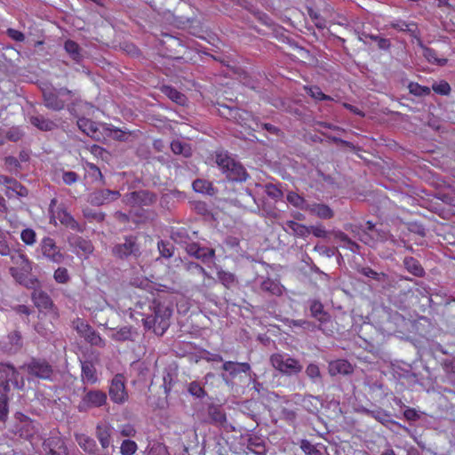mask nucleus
I'll use <instances>...</instances> for the list:
<instances>
[{
  "label": "nucleus",
  "mask_w": 455,
  "mask_h": 455,
  "mask_svg": "<svg viewBox=\"0 0 455 455\" xmlns=\"http://www.w3.org/2000/svg\"><path fill=\"white\" fill-rule=\"evenodd\" d=\"M112 339L116 341L132 340V329L129 326H124L117 330L112 335Z\"/></svg>",
  "instance_id": "3c124183"
},
{
  "label": "nucleus",
  "mask_w": 455,
  "mask_h": 455,
  "mask_svg": "<svg viewBox=\"0 0 455 455\" xmlns=\"http://www.w3.org/2000/svg\"><path fill=\"white\" fill-rule=\"evenodd\" d=\"M307 13L315 27L318 28H325L324 19L313 8H307Z\"/></svg>",
  "instance_id": "680f3d73"
},
{
  "label": "nucleus",
  "mask_w": 455,
  "mask_h": 455,
  "mask_svg": "<svg viewBox=\"0 0 455 455\" xmlns=\"http://www.w3.org/2000/svg\"><path fill=\"white\" fill-rule=\"evenodd\" d=\"M187 252L203 262L212 259L215 256V251L208 247H201L198 243H191L186 247Z\"/></svg>",
  "instance_id": "6ab92c4d"
},
{
  "label": "nucleus",
  "mask_w": 455,
  "mask_h": 455,
  "mask_svg": "<svg viewBox=\"0 0 455 455\" xmlns=\"http://www.w3.org/2000/svg\"><path fill=\"white\" fill-rule=\"evenodd\" d=\"M304 91L314 100L322 101V100H332L333 99L323 93L321 88L317 85H305Z\"/></svg>",
  "instance_id": "79ce46f5"
},
{
  "label": "nucleus",
  "mask_w": 455,
  "mask_h": 455,
  "mask_svg": "<svg viewBox=\"0 0 455 455\" xmlns=\"http://www.w3.org/2000/svg\"><path fill=\"white\" fill-rule=\"evenodd\" d=\"M408 89L411 94H413L418 97L427 96L431 92L429 87L421 85L415 82H411L408 84Z\"/></svg>",
  "instance_id": "8fccbe9b"
},
{
  "label": "nucleus",
  "mask_w": 455,
  "mask_h": 455,
  "mask_svg": "<svg viewBox=\"0 0 455 455\" xmlns=\"http://www.w3.org/2000/svg\"><path fill=\"white\" fill-rule=\"evenodd\" d=\"M30 123L37 129L44 132H50L57 127L55 122L41 115L31 116Z\"/></svg>",
  "instance_id": "bb28decb"
},
{
  "label": "nucleus",
  "mask_w": 455,
  "mask_h": 455,
  "mask_svg": "<svg viewBox=\"0 0 455 455\" xmlns=\"http://www.w3.org/2000/svg\"><path fill=\"white\" fill-rule=\"evenodd\" d=\"M156 200L155 194L145 190L133 191L124 196V202L131 206H148L153 204Z\"/></svg>",
  "instance_id": "f8f14e48"
},
{
  "label": "nucleus",
  "mask_w": 455,
  "mask_h": 455,
  "mask_svg": "<svg viewBox=\"0 0 455 455\" xmlns=\"http://www.w3.org/2000/svg\"><path fill=\"white\" fill-rule=\"evenodd\" d=\"M77 126L86 135L94 139H98V127L95 122L92 121L89 118L81 117L78 118L77 120Z\"/></svg>",
  "instance_id": "c756f323"
},
{
  "label": "nucleus",
  "mask_w": 455,
  "mask_h": 455,
  "mask_svg": "<svg viewBox=\"0 0 455 455\" xmlns=\"http://www.w3.org/2000/svg\"><path fill=\"white\" fill-rule=\"evenodd\" d=\"M78 332L92 346L104 347L105 341L100 335L89 324L81 323L77 326Z\"/></svg>",
  "instance_id": "f3484780"
},
{
  "label": "nucleus",
  "mask_w": 455,
  "mask_h": 455,
  "mask_svg": "<svg viewBox=\"0 0 455 455\" xmlns=\"http://www.w3.org/2000/svg\"><path fill=\"white\" fill-rule=\"evenodd\" d=\"M270 363L276 371L286 376L299 374L303 369L298 359L286 354H273L270 356Z\"/></svg>",
  "instance_id": "20e7f679"
},
{
  "label": "nucleus",
  "mask_w": 455,
  "mask_h": 455,
  "mask_svg": "<svg viewBox=\"0 0 455 455\" xmlns=\"http://www.w3.org/2000/svg\"><path fill=\"white\" fill-rule=\"evenodd\" d=\"M209 417L214 424L223 426L227 421L226 414L218 407L212 406L209 408Z\"/></svg>",
  "instance_id": "49530a36"
},
{
  "label": "nucleus",
  "mask_w": 455,
  "mask_h": 455,
  "mask_svg": "<svg viewBox=\"0 0 455 455\" xmlns=\"http://www.w3.org/2000/svg\"><path fill=\"white\" fill-rule=\"evenodd\" d=\"M307 376L315 382L316 380H320L322 378L320 369L315 363H309L306 368Z\"/></svg>",
  "instance_id": "bf43d9fd"
},
{
  "label": "nucleus",
  "mask_w": 455,
  "mask_h": 455,
  "mask_svg": "<svg viewBox=\"0 0 455 455\" xmlns=\"http://www.w3.org/2000/svg\"><path fill=\"white\" fill-rule=\"evenodd\" d=\"M20 239L27 245H33L36 241V234L32 228H25L21 231Z\"/></svg>",
  "instance_id": "4d7b16f0"
},
{
  "label": "nucleus",
  "mask_w": 455,
  "mask_h": 455,
  "mask_svg": "<svg viewBox=\"0 0 455 455\" xmlns=\"http://www.w3.org/2000/svg\"><path fill=\"white\" fill-rule=\"evenodd\" d=\"M157 247L162 257L169 259L173 255L174 248L171 243L161 240L158 242Z\"/></svg>",
  "instance_id": "5fc2aeb1"
},
{
  "label": "nucleus",
  "mask_w": 455,
  "mask_h": 455,
  "mask_svg": "<svg viewBox=\"0 0 455 455\" xmlns=\"http://www.w3.org/2000/svg\"><path fill=\"white\" fill-rule=\"evenodd\" d=\"M222 369L228 371L231 377H235L239 373H247L251 371V366L248 363H236L227 361L222 364Z\"/></svg>",
  "instance_id": "393cba45"
},
{
  "label": "nucleus",
  "mask_w": 455,
  "mask_h": 455,
  "mask_svg": "<svg viewBox=\"0 0 455 455\" xmlns=\"http://www.w3.org/2000/svg\"><path fill=\"white\" fill-rule=\"evenodd\" d=\"M44 451L50 455H61L66 453V447L64 442L59 436H52L45 439L43 443Z\"/></svg>",
  "instance_id": "412c9836"
},
{
  "label": "nucleus",
  "mask_w": 455,
  "mask_h": 455,
  "mask_svg": "<svg viewBox=\"0 0 455 455\" xmlns=\"http://www.w3.org/2000/svg\"><path fill=\"white\" fill-rule=\"evenodd\" d=\"M389 26L398 31L408 32L413 36H416L419 33L418 25L412 21L406 22L402 20H396L392 21Z\"/></svg>",
  "instance_id": "72a5a7b5"
},
{
  "label": "nucleus",
  "mask_w": 455,
  "mask_h": 455,
  "mask_svg": "<svg viewBox=\"0 0 455 455\" xmlns=\"http://www.w3.org/2000/svg\"><path fill=\"white\" fill-rule=\"evenodd\" d=\"M432 90L437 94L446 96L451 92V86L446 81H441L438 84H434Z\"/></svg>",
  "instance_id": "69168bd1"
},
{
  "label": "nucleus",
  "mask_w": 455,
  "mask_h": 455,
  "mask_svg": "<svg viewBox=\"0 0 455 455\" xmlns=\"http://www.w3.org/2000/svg\"><path fill=\"white\" fill-rule=\"evenodd\" d=\"M420 46L423 50V56L427 59V60L429 63L436 64L439 66H443L447 63V59L437 57V53H436L435 50L427 47L425 45H422L421 44H420Z\"/></svg>",
  "instance_id": "58836bf2"
},
{
  "label": "nucleus",
  "mask_w": 455,
  "mask_h": 455,
  "mask_svg": "<svg viewBox=\"0 0 455 455\" xmlns=\"http://www.w3.org/2000/svg\"><path fill=\"white\" fill-rule=\"evenodd\" d=\"M9 398L6 395H0V421L5 422L8 418L9 413V406H8Z\"/></svg>",
  "instance_id": "052dcab7"
},
{
  "label": "nucleus",
  "mask_w": 455,
  "mask_h": 455,
  "mask_svg": "<svg viewBox=\"0 0 455 455\" xmlns=\"http://www.w3.org/2000/svg\"><path fill=\"white\" fill-rule=\"evenodd\" d=\"M260 290L270 295L281 296L283 294V286L281 283L271 278H267L260 283Z\"/></svg>",
  "instance_id": "c85d7f7f"
},
{
  "label": "nucleus",
  "mask_w": 455,
  "mask_h": 455,
  "mask_svg": "<svg viewBox=\"0 0 455 455\" xmlns=\"http://www.w3.org/2000/svg\"><path fill=\"white\" fill-rule=\"evenodd\" d=\"M442 368L447 375L455 373V357L445 358L442 362Z\"/></svg>",
  "instance_id": "338daca9"
},
{
  "label": "nucleus",
  "mask_w": 455,
  "mask_h": 455,
  "mask_svg": "<svg viewBox=\"0 0 455 455\" xmlns=\"http://www.w3.org/2000/svg\"><path fill=\"white\" fill-rule=\"evenodd\" d=\"M150 307L152 314L144 319V325L148 329H152L156 335L162 336L170 326L172 307L170 302L160 298L154 299Z\"/></svg>",
  "instance_id": "f257e3e1"
},
{
  "label": "nucleus",
  "mask_w": 455,
  "mask_h": 455,
  "mask_svg": "<svg viewBox=\"0 0 455 455\" xmlns=\"http://www.w3.org/2000/svg\"><path fill=\"white\" fill-rule=\"evenodd\" d=\"M21 368L26 370L32 378L44 380H51L53 374L52 366L45 359L41 358L33 357Z\"/></svg>",
  "instance_id": "6e6552de"
},
{
  "label": "nucleus",
  "mask_w": 455,
  "mask_h": 455,
  "mask_svg": "<svg viewBox=\"0 0 455 455\" xmlns=\"http://www.w3.org/2000/svg\"><path fill=\"white\" fill-rule=\"evenodd\" d=\"M220 282L228 289L234 287L237 283L235 275L233 273L220 270L218 272Z\"/></svg>",
  "instance_id": "c03bdc74"
},
{
  "label": "nucleus",
  "mask_w": 455,
  "mask_h": 455,
  "mask_svg": "<svg viewBox=\"0 0 455 455\" xmlns=\"http://www.w3.org/2000/svg\"><path fill=\"white\" fill-rule=\"evenodd\" d=\"M148 455H170L167 447L163 443H155L149 450Z\"/></svg>",
  "instance_id": "774afa93"
},
{
  "label": "nucleus",
  "mask_w": 455,
  "mask_h": 455,
  "mask_svg": "<svg viewBox=\"0 0 455 455\" xmlns=\"http://www.w3.org/2000/svg\"><path fill=\"white\" fill-rule=\"evenodd\" d=\"M81 379L84 384L87 385H95L96 383H98V372L92 362H81Z\"/></svg>",
  "instance_id": "a211bd4d"
},
{
  "label": "nucleus",
  "mask_w": 455,
  "mask_h": 455,
  "mask_svg": "<svg viewBox=\"0 0 455 455\" xmlns=\"http://www.w3.org/2000/svg\"><path fill=\"white\" fill-rule=\"evenodd\" d=\"M9 257L12 264L10 273L19 283L27 288H35L40 283L31 275L32 263L23 251L15 249Z\"/></svg>",
  "instance_id": "f03ea898"
},
{
  "label": "nucleus",
  "mask_w": 455,
  "mask_h": 455,
  "mask_svg": "<svg viewBox=\"0 0 455 455\" xmlns=\"http://www.w3.org/2000/svg\"><path fill=\"white\" fill-rule=\"evenodd\" d=\"M300 449L307 455H322V452L307 440H302L300 443Z\"/></svg>",
  "instance_id": "0e129e2a"
},
{
  "label": "nucleus",
  "mask_w": 455,
  "mask_h": 455,
  "mask_svg": "<svg viewBox=\"0 0 455 455\" xmlns=\"http://www.w3.org/2000/svg\"><path fill=\"white\" fill-rule=\"evenodd\" d=\"M112 253L115 257L122 259L131 255L137 256L140 253L137 238L132 235L126 236L124 243H118L112 248Z\"/></svg>",
  "instance_id": "9b49d317"
},
{
  "label": "nucleus",
  "mask_w": 455,
  "mask_h": 455,
  "mask_svg": "<svg viewBox=\"0 0 455 455\" xmlns=\"http://www.w3.org/2000/svg\"><path fill=\"white\" fill-rule=\"evenodd\" d=\"M287 228L291 229L294 235L299 237H307L310 234L308 227L298 223L294 220H288L285 222Z\"/></svg>",
  "instance_id": "ea45409f"
},
{
  "label": "nucleus",
  "mask_w": 455,
  "mask_h": 455,
  "mask_svg": "<svg viewBox=\"0 0 455 455\" xmlns=\"http://www.w3.org/2000/svg\"><path fill=\"white\" fill-rule=\"evenodd\" d=\"M353 371V365L346 359L331 361L328 364V372L331 376H336L339 374L348 375Z\"/></svg>",
  "instance_id": "aec40b11"
},
{
  "label": "nucleus",
  "mask_w": 455,
  "mask_h": 455,
  "mask_svg": "<svg viewBox=\"0 0 455 455\" xmlns=\"http://www.w3.org/2000/svg\"><path fill=\"white\" fill-rule=\"evenodd\" d=\"M137 450V443L130 439L124 440L120 446V452L122 455H133Z\"/></svg>",
  "instance_id": "864d4df0"
},
{
  "label": "nucleus",
  "mask_w": 455,
  "mask_h": 455,
  "mask_svg": "<svg viewBox=\"0 0 455 455\" xmlns=\"http://www.w3.org/2000/svg\"><path fill=\"white\" fill-rule=\"evenodd\" d=\"M403 266L405 269L417 277H422L425 270L419 261L413 257H405L403 259Z\"/></svg>",
  "instance_id": "cd10ccee"
},
{
  "label": "nucleus",
  "mask_w": 455,
  "mask_h": 455,
  "mask_svg": "<svg viewBox=\"0 0 455 455\" xmlns=\"http://www.w3.org/2000/svg\"><path fill=\"white\" fill-rule=\"evenodd\" d=\"M237 112L234 115L233 121L235 123L248 128H251V123H256V119L251 112L238 108Z\"/></svg>",
  "instance_id": "473e14b6"
},
{
  "label": "nucleus",
  "mask_w": 455,
  "mask_h": 455,
  "mask_svg": "<svg viewBox=\"0 0 455 455\" xmlns=\"http://www.w3.org/2000/svg\"><path fill=\"white\" fill-rule=\"evenodd\" d=\"M367 414L384 426H386L387 423H395V421L390 419V413L381 408L368 411Z\"/></svg>",
  "instance_id": "37998d69"
},
{
  "label": "nucleus",
  "mask_w": 455,
  "mask_h": 455,
  "mask_svg": "<svg viewBox=\"0 0 455 455\" xmlns=\"http://www.w3.org/2000/svg\"><path fill=\"white\" fill-rule=\"evenodd\" d=\"M305 210L323 220H330L334 215L333 211L323 204H307Z\"/></svg>",
  "instance_id": "5701e85b"
},
{
  "label": "nucleus",
  "mask_w": 455,
  "mask_h": 455,
  "mask_svg": "<svg viewBox=\"0 0 455 455\" xmlns=\"http://www.w3.org/2000/svg\"><path fill=\"white\" fill-rule=\"evenodd\" d=\"M0 371L4 376V380L1 381V386L5 392L10 391V383L17 388H21L24 385L23 379L19 371L11 363H1Z\"/></svg>",
  "instance_id": "9d476101"
},
{
  "label": "nucleus",
  "mask_w": 455,
  "mask_h": 455,
  "mask_svg": "<svg viewBox=\"0 0 455 455\" xmlns=\"http://www.w3.org/2000/svg\"><path fill=\"white\" fill-rule=\"evenodd\" d=\"M188 390L191 395L197 398H203L206 395L204 387L196 381H192L189 384Z\"/></svg>",
  "instance_id": "e2e57ef3"
},
{
  "label": "nucleus",
  "mask_w": 455,
  "mask_h": 455,
  "mask_svg": "<svg viewBox=\"0 0 455 455\" xmlns=\"http://www.w3.org/2000/svg\"><path fill=\"white\" fill-rule=\"evenodd\" d=\"M76 441L85 452L89 454H94L96 452L97 444L92 437L84 434H79L76 435Z\"/></svg>",
  "instance_id": "7c9ffc66"
},
{
  "label": "nucleus",
  "mask_w": 455,
  "mask_h": 455,
  "mask_svg": "<svg viewBox=\"0 0 455 455\" xmlns=\"http://www.w3.org/2000/svg\"><path fill=\"white\" fill-rule=\"evenodd\" d=\"M75 249L77 254L87 257L92 254L94 248L91 241L77 237L75 241Z\"/></svg>",
  "instance_id": "4c0bfd02"
},
{
  "label": "nucleus",
  "mask_w": 455,
  "mask_h": 455,
  "mask_svg": "<svg viewBox=\"0 0 455 455\" xmlns=\"http://www.w3.org/2000/svg\"><path fill=\"white\" fill-rule=\"evenodd\" d=\"M192 188L195 192L212 196L214 194V188L212 183L204 179H197L192 183Z\"/></svg>",
  "instance_id": "c9c22d12"
},
{
  "label": "nucleus",
  "mask_w": 455,
  "mask_h": 455,
  "mask_svg": "<svg viewBox=\"0 0 455 455\" xmlns=\"http://www.w3.org/2000/svg\"><path fill=\"white\" fill-rule=\"evenodd\" d=\"M84 168L88 172L89 175L94 180H99L101 184H105L104 176L100 169L94 164L88 161L84 162Z\"/></svg>",
  "instance_id": "a18cd8bd"
},
{
  "label": "nucleus",
  "mask_w": 455,
  "mask_h": 455,
  "mask_svg": "<svg viewBox=\"0 0 455 455\" xmlns=\"http://www.w3.org/2000/svg\"><path fill=\"white\" fill-rule=\"evenodd\" d=\"M84 217L89 221L102 222L105 220V214L102 212L94 211L91 208L83 210Z\"/></svg>",
  "instance_id": "603ef678"
},
{
  "label": "nucleus",
  "mask_w": 455,
  "mask_h": 455,
  "mask_svg": "<svg viewBox=\"0 0 455 455\" xmlns=\"http://www.w3.org/2000/svg\"><path fill=\"white\" fill-rule=\"evenodd\" d=\"M120 196L121 194L117 190L100 189L90 194L89 202L93 205L100 206L116 201Z\"/></svg>",
  "instance_id": "4468645a"
},
{
  "label": "nucleus",
  "mask_w": 455,
  "mask_h": 455,
  "mask_svg": "<svg viewBox=\"0 0 455 455\" xmlns=\"http://www.w3.org/2000/svg\"><path fill=\"white\" fill-rule=\"evenodd\" d=\"M0 185L5 187V195L9 198L15 196L25 197L28 195L27 188L12 177L0 175Z\"/></svg>",
  "instance_id": "ddd939ff"
},
{
  "label": "nucleus",
  "mask_w": 455,
  "mask_h": 455,
  "mask_svg": "<svg viewBox=\"0 0 455 455\" xmlns=\"http://www.w3.org/2000/svg\"><path fill=\"white\" fill-rule=\"evenodd\" d=\"M41 250L44 257L55 263H60L64 256L60 251L55 241L50 237H44L41 242Z\"/></svg>",
  "instance_id": "dca6fc26"
},
{
  "label": "nucleus",
  "mask_w": 455,
  "mask_h": 455,
  "mask_svg": "<svg viewBox=\"0 0 455 455\" xmlns=\"http://www.w3.org/2000/svg\"><path fill=\"white\" fill-rule=\"evenodd\" d=\"M334 239L343 243L344 246L348 248L352 252H357L360 249V246L355 242L352 241L347 234L342 231H336L333 234Z\"/></svg>",
  "instance_id": "a19ab883"
},
{
  "label": "nucleus",
  "mask_w": 455,
  "mask_h": 455,
  "mask_svg": "<svg viewBox=\"0 0 455 455\" xmlns=\"http://www.w3.org/2000/svg\"><path fill=\"white\" fill-rule=\"evenodd\" d=\"M38 286L39 284L32 288L34 290L32 292V300L35 306L40 310L52 308L53 302L51 297L45 291L37 289Z\"/></svg>",
  "instance_id": "4be33fe9"
},
{
  "label": "nucleus",
  "mask_w": 455,
  "mask_h": 455,
  "mask_svg": "<svg viewBox=\"0 0 455 455\" xmlns=\"http://www.w3.org/2000/svg\"><path fill=\"white\" fill-rule=\"evenodd\" d=\"M311 315L317 319L321 323L327 322L330 315L323 310V306L319 300H313L310 304Z\"/></svg>",
  "instance_id": "f704fd0d"
},
{
  "label": "nucleus",
  "mask_w": 455,
  "mask_h": 455,
  "mask_svg": "<svg viewBox=\"0 0 455 455\" xmlns=\"http://www.w3.org/2000/svg\"><path fill=\"white\" fill-rule=\"evenodd\" d=\"M184 267L189 275L203 278L202 287H211L216 283L215 279L199 264L189 261L186 262Z\"/></svg>",
  "instance_id": "2eb2a0df"
},
{
  "label": "nucleus",
  "mask_w": 455,
  "mask_h": 455,
  "mask_svg": "<svg viewBox=\"0 0 455 455\" xmlns=\"http://www.w3.org/2000/svg\"><path fill=\"white\" fill-rule=\"evenodd\" d=\"M15 249L11 247L7 242V235L0 230V254L10 256Z\"/></svg>",
  "instance_id": "6e6d98bb"
},
{
  "label": "nucleus",
  "mask_w": 455,
  "mask_h": 455,
  "mask_svg": "<svg viewBox=\"0 0 455 455\" xmlns=\"http://www.w3.org/2000/svg\"><path fill=\"white\" fill-rule=\"evenodd\" d=\"M21 426L19 428L20 436L29 438L35 434V422L28 417L20 414L19 417Z\"/></svg>",
  "instance_id": "2f4dec72"
},
{
  "label": "nucleus",
  "mask_w": 455,
  "mask_h": 455,
  "mask_svg": "<svg viewBox=\"0 0 455 455\" xmlns=\"http://www.w3.org/2000/svg\"><path fill=\"white\" fill-rule=\"evenodd\" d=\"M53 278L58 283L62 284L67 283L70 280L68 271L66 267H58L54 271Z\"/></svg>",
  "instance_id": "13d9d810"
},
{
  "label": "nucleus",
  "mask_w": 455,
  "mask_h": 455,
  "mask_svg": "<svg viewBox=\"0 0 455 455\" xmlns=\"http://www.w3.org/2000/svg\"><path fill=\"white\" fill-rule=\"evenodd\" d=\"M64 50L73 61L76 63H80L82 61V49L76 42L71 39L66 40L64 43Z\"/></svg>",
  "instance_id": "a878e982"
},
{
  "label": "nucleus",
  "mask_w": 455,
  "mask_h": 455,
  "mask_svg": "<svg viewBox=\"0 0 455 455\" xmlns=\"http://www.w3.org/2000/svg\"><path fill=\"white\" fill-rule=\"evenodd\" d=\"M162 92L178 104H183L185 101V95L172 86H164Z\"/></svg>",
  "instance_id": "09e8293b"
},
{
  "label": "nucleus",
  "mask_w": 455,
  "mask_h": 455,
  "mask_svg": "<svg viewBox=\"0 0 455 455\" xmlns=\"http://www.w3.org/2000/svg\"><path fill=\"white\" fill-rule=\"evenodd\" d=\"M49 214L51 219V223H54L56 225V220H59L60 222L68 228H70L74 231L83 232L84 228L82 226L74 219V217L64 208L58 206L57 207V199L52 198L51 200L49 205Z\"/></svg>",
  "instance_id": "39448f33"
},
{
  "label": "nucleus",
  "mask_w": 455,
  "mask_h": 455,
  "mask_svg": "<svg viewBox=\"0 0 455 455\" xmlns=\"http://www.w3.org/2000/svg\"><path fill=\"white\" fill-rule=\"evenodd\" d=\"M301 405L304 409L311 413H315L319 411L321 401L317 396L312 395H306L301 400Z\"/></svg>",
  "instance_id": "e433bc0d"
},
{
  "label": "nucleus",
  "mask_w": 455,
  "mask_h": 455,
  "mask_svg": "<svg viewBox=\"0 0 455 455\" xmlns=\"http://www.w3.org/2000/svg\"><path fill=\"white\" fill-rule=\"evenodd\" d=\"M72 91L68 88L53 89L43 92L44 106L53 111L64 109L67 101L72 97Z\"/></svg>",
  "instance_id": "0eeeda50"
},
{
  "label": "nucleus",
  "mask_w": 455,
  "mask_h": 455,
  "mask_svg": "<svg viewBox=\"0 0 455 455\" xmlns=\"http://www.w3.org/2000/svg\"><path fill=\"white\" fill-rule=\"evenodd\" d=\"M107 394L100 389L84 388V395L76 406L79 412H87L88 411L100 408L107 403Z\"/></svg>",
  "instance_id": "423d86ee"
},
{
  "label": "nucleus",
  "mask_w": 455,
  "mask_h": 455,
  "mask_svg": "<svg viewBox=\"0 0 455 455\" xmlns=\"http://www.w3.org/2000/svg\"><path fill=\"white\" fill-rule=\"evenodd\" d=\"M108 395L110 400L116 404H124L128 401L129 395L123 374H116L111 379Z\"/></svg>",
  "instance_id": "1a4fd4ad"
},
{
  "label": "nucleus",
  "mask_w": 455,
  "mask_h": 455,
  "mask_svg": "<svg viewBox=\"0 0 455 455\" xmlns=\"http://www.w3.org/2000/svg\"><path fill=\"white\" fill-rule=\"evenodd\" d=\"M215 162L227 179L231 181H245L247 173L242 164L230 157L228 152H216Z\"/></svg>",
  "instance_id": "7ed1b4c3"
},
{
  "label": "nucleus",
  "mask_w": 455,
  "mask_h": 455,
  "mask_svg": "<svg viewBox=\"0 0 455 455\" xmlns=\"http://www.w3.org/2000/svg\"><path fill=\"white\" fill-rule=\"evenodd\" d=\"M112 427L108 424H99L96 427V437L102 448L106 449L111 443Z\"/></svg>",
  "instance_id": "b1692460"
},
{
  "label": "nucleus",
  "mask_w": 455,
  "mask_h": 455,
  "mask_svg": "<svg viewBox=\"0 0 455 455\" xmlns=\"http://www.w3.org/2000/svg\"><path fill=\"white\" fill-rule=\"evenodd\" d=\"M10 347L7 348L9 352H16L22 347V337L20 331H14L8 337Z\"/></svg>",
  "instance_id": "de8ad7c7"
}]
</instances>
